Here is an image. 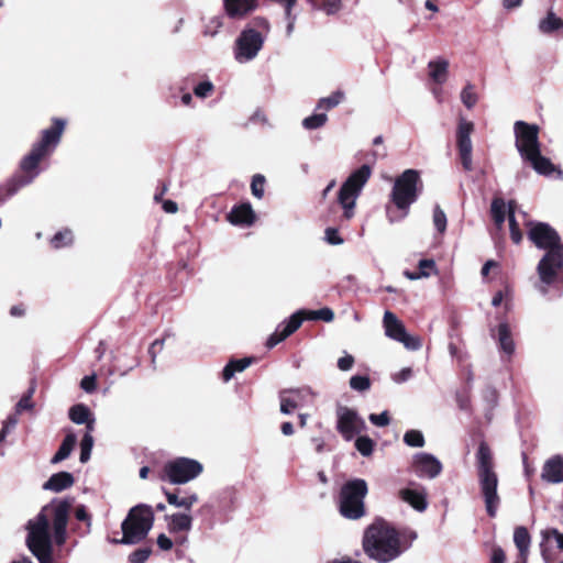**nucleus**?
<instances>
[{
    "mask_svg": "<svg viewBox=\"0 0 563 563\" xmlns=\"http://www.w3.org/2000/svg\"><path fill=\"white\" fill-rule=\"evenodd\" d=\"M476 460L478 483L485 501V508L489 517H495L500 504V497L497 492L498 476L494 471L493 456L487 443H479Z\"/></svg>",
    "mask_w": 563,
    "mask_h": 563,
    "instance_id": "39448f33",
    "label": "nucleus"
},
{
    "mask_svg": "<svg viewBox=\"0 0 563 563\" xmlns=\"http://www.w3.org/2000/svg\"><path fill=\"white\" fill-rule=\"evenodd\" d=\"M404 442L411 448H422L424 445V437L419 430H409L404 435Z\"/></svg>",
    "mask_w": 563,
    "mask_h": 563,
    "instance_id": "49530a36",
    "label": "nucleus"
},
{
    "mask_svg": "<svg viewBox=\"0 0 563 563\" xmlns=\"http://www.w3.org/2000/svg\"><path fill=\"white\" fill-rule=\"evenodd\" d=\"M18 417L16 415H11L7 418V420L3 422V427L0 431V443L7 438L9 432L15 428L18 424Z\"/></svg>",
    "mask_w": 563,
    "mask_h": 563,
    "instance_id": "4d7b16f0",
    "label": "nucleus"
},
{
    "mask_svg": "<svg viewBox=\"0 0 563 563\" xmlns=\"http://www.w3.org/2000/svg\"><path fill=\"white\" fill-rule=\"evenodd\" d=\"M354 357L350 354H345L344 356L338 360V367L340 371L346 372L350 371L354 365Z\"/></svg>",
    "mask_w": 563,
    "mask_h": 563,
    "instance_id": "e2e57ef3",
    "label": "nucleus"
},
{
    "mask_svg": "<svg viewBox=\"0 0 563 563\" xmlns=\"http://www.w3.org/2000/svg\"><path fill=\"white\" fill-rule=\"evenodd\" d=\"M433 224L439 233H443L446 229V216L439 206L433 209Z\"/></svg>",
    "mask_w": 563,
    "mask_h": 563,
    "instance_id": "3c124183",
    "label": "nucleus"
},
{
    "mask_svg": "<svg viewBox=\"0 0 563 563\" xmlns=\"http://www.w3.org/2000/svg\"><path fill=\"white\" fill-rule=\"evenodd\" d=\"M154 512L151 506L140 504L132 507L121 525L122 539L115 543L135 544L146 538L153 527Z\"/></svg>",
    "mask_w": 563,
    "mask_h": 563,
    "instance_id": "0eeeda50",
    "label": "nucleus"
},
{
    "mask_svg": "<svg viewBox=\"0 0 563 563\" xmlns=\"http://www.w3.org/2000/svg\"><path fill=\"white\" fill-rule=\"evenodd\" d=\"M35 179V175L14 174L2 184H0V203L14 196L21 188L30 185Z\"/></svg>",
    "mask_w": 563,
    "mask_h": 563,
    "instance_id": "aec40b11",
    "label": "nucleus"
},
{
    "mask_svg": "<svg viewBox=\"0 0 563 563\" xmlns=\"http://www.w3.org/2000/svg\"><path fill=\"white\" fill-rule=\"evenodd\" d=\"M374 445V441L365 435L355 440V448L363 456H369L373 453Z\"/></svg>",
    "mask_w": 563,
    "mask_h": 563,
    "instance_id": "de8ad7c7",
    "label": "nucleus"
},
{
    "mask_svg": "<svg viewBox=\"0 0 563 563\" xmlns=\"http://www.w3.org/2000/svg\"><path fill=\"white\" fill-rule=\"evenodd\" d=\"M222 18L219 15L211 16L208 19L203 25L202 34L205 36L214 37L220 29L222 27Z\"/></svg>",
    "mask_w": 563,
    "mask_h": 563,
    "instance_id": "a19ab883",
    "label": "nucleus"
},
{
    "mask_svg": "<svg viewBox=\"0 0 563 563\" xmlns=\"http://www.w3.org/2000/svg\"><path fill=\"white\" fill-rule=\"evenodd\" d=\"M542 541H549L552 538L556 540L558 548L563 550V533L556 529H545L541 532Z\"/></svg>",
    "mask_w": 563,
    "mask_h": 563,
    "instance_id": "6e6d98bb",
    "label": "nucleus"
},
{
    "mask_svg": "<svg viewBox=\"0 0 563 563\" xmlns=\"http://www.w3.org/2000/svg\"><path fill=\"white\" fill-rule=\"evenodd\" d=\"M372 175L369 165H362L354 170L346 180L342 184L339 194L338 202L343 209V218L351 220L355 214L356 200L360 197L364 186Z\"/></svg>",
    "mask_w": 563,
    "mask_h": 563,
    "instance_id": "6e6552de",
    "label": "nucleus"
},
{
    "mask_svg": "<svg viewBox=\"0 0 563 563\" xmlns=\"http://www.w3.org/2000/svg\"><path fill=\"white\" fill-rule=\"evenodd\" d=\"M399 498L409 504L417 511H424L427 509V494L423 489L404 488L399 490Z\"/></svg>",
    "mask_w": 563,
    "mask_h": 563,
    "instance_id": "a878e982",
    "label": "nucleus"
},
{
    "mask_svg": "<svg viewBox=\"0 0 563 563\" xmlns=\"http://www.w3.org/2000/svg\"><path fill=\"white\" fill-rule=\"evenodd\" d=\"M474 131V123L467 121L464 118L459 119L457 130H456V145L461 158L462 166L465 170L470 172L473 169V159H472V140L471 134Z\"/></svg>",
    "mask_w": 563,
    "mask_h": 563,
    "instance_id": "dca6fc26",
    "label": "nucleus"
},
{
    "mask_svg": "<svg viewBox=\"0 0 563 563\" xmlns=\"http://www.w3.org/2000/svg\"><path fill=\"white\" fill-rule=\"evenodd\" d=\"M301 311L303 312L302 313L303 320L305 319L323 320L325 322H331L334 319V313L330 308H322V309L313 310V311H305V310H301Z\"/></svg>",
    "mask_w": 563,
    "mask_h": 563,
    "instance_id": "ea45409f",
    "label": "nucleus"
},
{
    "mask_svg": "<svg viewBox=\"0 0 563 563\" xmlns=\"http://www.w3.org/2000/svg\"><path fill=\"white\" fill-rule=\"evenodd\" d=\"M265 177L261 174H256L252 178L251 190L252 194L261 199L264 196Z\"/></svg>",
    "mask_w": 563,
    "mask_h": 563,
    "instance_id": "603ef678",
    "label": "nucleus"
},
{
    "mask_svg": "<svg viewBox=\"0 0 563 563\" xmlns=\"http://www.w3.org/2000/svg\"><path fill=\"white\" fill-rule=\"evenodd\" d=\"M328 115L325 113H317L302 120V126L307 130H316L325 124Z\"/></svg>",
    "mask_w": 563,
    "mask_h": 563,
    "instance_id": "37998d69",
    "label": "nucleus"
},
{
    "mask_svg": "<svg viewBox=\"0 0 563 563\" xmlns=\"http://www.w3.org/2000/svg\"><path fill=\"white\" fill-rule=\"evenodd\" d=\"M312 9L334 15L342 9V0H307Z\"/></svg>",
    "mask_w": 563,
    "mask_h": 563,
    "instance_id": "72a5a7b5",
    "label": "nucleus"
},
{
    "mask_svg": "<svg viewBox=\"0 0 563 563\" xmlns=\"http://www.w3.org/2000/svg\"><path fill=\"white\" fill-rule=\"evenodd\" d=\"M274 1L284 8L285 19L287 21L286 36L290 37L295 30V23L297 20V15L292 12V9L296 5L297 0H274Z\"/></svg>",
    "mask_w": 563,
    "mask_h": 563,
    "instance_id": "f704fd0d",
    "label": "nucleus"
},
{
    "mask_svg": "<svg viewBox=\"0 0 563 563\" xmlns=\"http://www.w3.org/2000/svg\"><path fill=\"white\" fill-rule=\"evenodd\" d=\"M93 438L91 434H85L80 442V462L86 463L91 455Z\"/></svg>",
    "mask_w": 563,
    "mask_h": 563,
    "instance_id": "09e8293b",
    "label": "nucleus"
},
{
    "mask_svg": "<svg viewBox=\"0 0 563 563\" xmlns=\"http://www.w3.org/2000/svg\"><path fill=\"white\" fill-rule=\"evenodd\" d=\"M419 184L420 176L415 169H406L395 179L390 192V201L395 208L386 207V216L389 223L399 222L408 216L410 206L418 199Z\"/></svg>",
    "mask_w": 563,
    "mask_h": 563,
    "instance_id": "20e7f679",
    "label": "nucleus"
},
{
    "mask_svg": "<svg viewBox=\"0 0 563 563\" xmlns=\"http://www.w3.org/2000/svg\"><path fill=\"white\" fill-rule=\"evenodd\" d=\"M416 538L417 534L410 532V540L407 541L405 533L398 532L384 521H377L366 529L363 548L371 559L379 563H388L400 556Z\"/></svg>",
    "mask_w": 563,
    "mask_h": 563,
    "instance_id": "f03ea898",
    "label": "nucleus"
},
{
    "mask_svg": "<svg viewBox=\"0 0 563 563\" xmlns=\"http://www.w3.org/2000/svg\"><path fill=\"white\" fill-rule=\"evenodd\" d=\"M302 311H297L290 318L282 322L274 333L267 339L266 345L272 349L299 329L303 321Z\"/></svg>",
    "mask_w": 563,
    "mask_h": 563,
    "instance_id": "6ab92c4d",
    "label": "nucleus"
},
{
    "mask_svg": "<svg viewBox=\"0 0 563 563\" xmlns=\"http://www.w3.org/2000/svg\"><path fill=\"white\" fill-rule=\"evenodd\" d=\"M65 125V120L55 118L53 125L42 132L41 140L33 145L31 152L20 163L21 175L34 174L35 177L38 175L37 166L40 162L58 145Z\"/></svg>",
    "mask_w": 563,
    "mask_h": 563,
    "instance_id": "423d86ee",
    "label": "nucleus"
},
{
    "mask_svg": "<svg viewBox=\"0 0 563 563\" xmlns=\"http://www.w3.org/2000/svg\"><path fill=\"white\" fill-rule=\"evenodd\" d=\"M169 533H188L192 528V517L189 512H175L165 516Z\"/></svg>",
    "mask_w": 563,
    "mask_h": 563,
    "instance_id": "5701e85b",
    "label": "nucleus"
},
{
    "mask_svg": "<svg viewBox=\"0 0 563 563\" xmlns=\"http://www.w3.org/2000/svg\"><path fill=\"white\" fill-rule=\"evenodd\" d=\"M223 8L230 19L240 20L257 8V0H223Z\"/></svg>",
    "mask_w": 563,
    "mask_h": 563,
    "instance_id": "412c9836",
    "label": "nucleus"
},
{
    "mask_svg": "<svg viewBox=\"0 0 563 563\" xmlns=\"http://www.w3.org/2000/svg\"><path fill=\"white\" fill-rule=\"evenodd\" d=\"M490 211L496 227L500 229L505 222L507 212L504 200L498 198L494 199L492 202Z\"/></svg>",
    "mask_w": 563,
    "mask_h": 563,
    "instance_id": "58836bf2",
    "label": "nucleus"
},
{
    "mask_svg": "<svg viewBox=\"0 0 563 563\" xmlns=\"http://www.w3.org/2000/svg\"><path fill=\"white\" fill-rule=\"evenodd\" d=\"M538 31L543 35L563 34V19L551 9L540 19Z\"/></svg>",
    "mask_w": 563,
    "mask_h": 563,
    "instance_id": "393cba45",
    "label": "nucleus"
},
{
    "mask_svg": "<svg viewBox=\"0 0 563 563\" xmlns=\"http://www.w3.org/2000/svg\"><path fill=\"white\" fill-rule=\"evenodd\" d=\"M343 99H344V93L341 91H335L329 97L321 98L317 104V109L330 110V109L336 107L338 104H340Z\"/></svg>",
    "mask_w": 563,
    "mask_h": 563,
    "instance_id": "79ce46f5",
    "label": "nucleus"
},
{
    "mask_svg": "<svg viewBox=\"0 0 563 563\" xmlns=\"http://www.w3.org/2000/svg\"><path fill=\"white\" fill-rule=\"evenodd\" d=\"M251 363L252 358L250 357L230 361L222 371L223 380L229 382L235 373L243 372L251 365Z\"/></svg>",
    "mask_w": 563,
    "mask_h": 563,
    "instance_id": "473e14b6",
    "label": "nucleus"
},
{
    "mask_svg": "<svg viewBox=\"0 0 563 563\" xmlns=\"http://www.w3.org/2000/svg\"><path fill=\"white\" fill-rule=\"evenodd\" d=\"M76 442H77V437H76V434H75V433H71V432H70V433H68V434L65 437V439L63 440V442H62V444H60V446H59L58 451H57V452L55 453V455L52 457V461H51V462H52L53 464H57V463H59V462H62V461L66 460V459L70 455V453H71V451H73V449H74V446H75Z\"/></svg>",
    "mask_w": 563,
    "mask_h": 563,
    "instance_id": "2f4dec72",
    "label": "nucleus"
},
{
    "mask_svg": "<svg viewBox=\"0 0 563 563\" xmlns=\"http://www.w3.org/2000/svg\"><path fill=\"white\" fill-rule=\"evenodd\" d=\"M515 145L523 162L528 163L538 174L549 176L556 168L550 158L541 154L539 126L525 121L514 124Z\"/></svg>",
    "mask_w": 563,
    "mask_h": 563,
    "instance_id": "7ed1b4c3",
    "label": "nucleus"
},
{
    "mask_svg": "<svg viewBox=\"0 0 563 563\" xmlns=\"http://www.w3.org/2000/svg\"><path fill=\"white\" fill-rule=\"evenodd\" d=\"M412 376V369L410 367H404L401 371L393 374L391 378L395 383L401 384L407 382Z\"/></svg>",
    "mask_w": 563,
    "mask_h": 563,
    "instance_id": "680f3d73",
    "label": "nucleus"
},
{
    "mask_svg": "<svg viewBox=\"0 0 563 563\" xmlns=\"http://www.w3.org/2000/svg\"><path fill=\"white\" fill-rule=\"evenodd\" d=\"M80 387L86 393H92L96 389V375L85 376L80 382Z\"/></svg>",
    "mask_w": 563,
    "mask_h": 563,
    "instance_id": "0e129e2a",
    "label": "nucleus"
},
{
    "mask_svg": "<svg viewBox=\"0 0 563 563\" xmlns=\"http://www.w3.org/2000/svg\"><path fill=\"white\" fill-rule=\"evenodd\" d=\"M537 273L539 282L536 288L542 295L548 294L551 285L563 282V246L548 251L538 263Z\"/></svg>",
    "mask_w": 563,
    "mask_h": 563,
    "instance_id": "9d476101",
    "label": "nucleus"
},
{
    "mask_svg": "<svg viewBox=\"0 0 563 563\" xmlns=\"http://www.w3.org/2000/svg\"><path fill=\"white\" fill-rule=\"evenodd\" d=\"M367 483L362 478L346 482L340 492V512L352 520L365 515L364 499L367 495Z\"/></svg>",
    "mask_w": 563,
    "mask_h": 563,
    "instance_id": "1a4fd4ad",
    "label": "nucleus"
},
{
    "mask_svg": "<svg viewBox=\"0 0 563 563\" xmlns=\"http://www.w3.org/2000/svg\"><path fill=\"white\" fill-rule=\"evenodd\" d=\"M541 478L551 484L563 482V459L560 455L547 460L542 467Z\"/></svg>",
    "mask_w": 563,
    "mask_h": 563,
    "instance_id": "4be33fe9",
    "label": "nucleus"
},
{
    "mask_svg": "<svg viewBox=\"0 0 563 563\" xmlns=\"http://www.w3.org/2000/svg\"><path fill=\"white\" fill-rule=\"evenodd\" d=\"M253 24H254L253 27L256 29V31L264 33L265 37L267 36V34L269 33V30H271V25L266 19L256 18V19H254Z\"/></svg>",
    "mask_w": 563,
    "mask_h": 563,
    "instance_id": "69168bd1",
    "label": "nucleus"
},
{
    "mask_svg": "<svg viewBox=\"0 0 563 563\" xmlns=\"http://www.w3.org/2000/svg\"><path fill=\"white\" fill-rule=\"evenodd\" d=\"M528 236L537 247L547 250V252L563 246L558 232L543 222L532 224L529 229Z\"/></svg>",
    "mask_w": 563,
    "mask_h": 563,
    "instance_id": "f3484780",
    "label": "nucleus"
},
{
    "mask_svg": "<svg viewBox=\"0 0 563 563\" xmlns=\"http://www.w3.org/2000/svg\"><path fill=\"white\" fill-rule=\"evenodd\" d=\"M365 421L355 410L343 406L336 409V430L344 440L351 441L356 434L365 431Z\"/></svg>",
    "mask_w": 563,
    "mask_h": 563,
    "instance_id": "2eb2a0df",
    "label": "nucleus"
},
{
    "mask_svg": "<svg viewBox=\"0 0 563 563\" xmlns=\"http://www.w3.org/2000/svg\"><path fill=\"white\" fill-rule=\"evenodd\" d=\"M228 220L234 225H251L255 220V214L250 203H243L231 210Z\"/></svg>",
    "mask_w": 563,
    "mask_h": 563,
    "instance_id": "bb28decb",
    "label": "nucleus"
},
{
    "mask_svg": "<svg viewBox=\"0 0 563 563\" xmlns=\"http://www.w3.org/2000/svg\"><path fill=\"white\" fill-rule=\"evenodd\" d=\"M324 240L331 245H341L343 239L340 236L339 231L334 228H328L324 232Z\"/></svg>",
    "mask_w": 563,
    "mask_h": 563,
    "instance_id": "052dcab7",
    "label": "nucleus"
},
{
    "mask_svg": "<svg viewBox=\"0 0 563 563\" xmlns=\"http://www.w3.org/2000/svg\"><path fill=\"white\" fill-rule=\"evenodd\" d=\"M317 394L309 387L283 389L279 393L280 412L290 415L297 408L313 404Z\"/></svg>",
    "mask_w": 563,
    "mask_h": 563,
    "instance_id": "4468645a",
    "label": "nucleus"
},
{
    "mask_svg": "<svg viewBox=\"0 0 563 563\" xmlns=\"http://www.w3.org/2000/svg\"><path fill=\"white\" fill-rule=\"evenodd\" d=\"M514 542L519 551V559L526 563L531 544L530 534L525 527H517L514 532Z\"/></svg>",
    "mask_w": 563,
    "mask_h": 563,
    "instance_id": "c756f323",
    "label": "nucleus"
},
{
    "mask_svg": "<svg viewBox=\"0 0 563 563\" xmlns=\"http://www.w3.org/2000/svg\"><path fill=\"white\" fill-rule=\"evenodd\" d=\"M449 60L443 57L430 60L428 63L430 79L438 85L444 84L449 76Z\"/></svg>",
    "mask_w": 563,
    "mask_h": 563,
    "instance_id": "c85d7f7f",
    "label": "nucleus"
},
{
    "mask_svg": "<svg viewBox=\"0 0 563 563\" xmlns=\"http://www.w3.org/2000/svg\"><path fill=\"white\" fill-rule=\"evenodd\" d=\"M69 419L76 424H84L92 416L89 408L84 404H77L69 409Z\"/></svg>",
    "mask_w": 563,
    "mask_h": 563,
    "instance_id": "c9c22d12",
    "label": "nucleus"
},
{
    "mask_svg": "<svg viewBox=\"0 0 563 563\" xmlns=\"http://www.w3.org/2000/svg\"><path fill=\"white\" fill-rule=\"evenodd\" d=\"M167 503L176 508L190 511L192 506L198 501V495L190 493L185 496H178L176 493L165 492Z\"/></svg>",
    "mask_w": 563,
    "mask_h": 563,
    "instance_id": "7c9ffc66",
    "label": "nucleus"
},
{
    "mask_svg": "<svg viewBox=\"0 0 563 563\" xmlns=\"http://www.w3.org/2000/svg\"><path fill=\"white\" fill-rule=\"evenodd\" d=\"M74 476L68 472H58L53 474L43 485L45 490L54 493L63 492L74 485Z\"/></svg>",
    "mask_w": 563,
    "mask_h": 563,
    "instance_id": "cd10ccee",
    "label": "nucleus"
},
{
    "mask_svg": "<svg viewBox=\"0 0 563 563\" xmlns=\"http://www.w3.org/2000/svg\"><path fill=\"white\" fill-rule=\"evenodd\" d=\"M265 34L254 27H245L234 42L233 55L239 64L250 63L255 59L264 46Z\"/></svg>",
    "mask_w": 563,
    "mask_h": 563,
    "instance_id": "f8f14e48",
    "label": "nucleus"
},
{
    "mask_svg": "<svg viewBox=\"0 0 563 563\" xmlns=\"http://www.w3.org/2000/svg\"><path fill=\"white\" fill-rule=\"evenodd\" d=\"M511 299H512L511 289L508 286H506L503 290H499L494 295V297L492 299V305L494 307H498L504 302L505 308L509 309L510 305H511Z\"/></svg>",
    "mask_w": 563,
    "mask_h": 563,
    "instance_id": "a18cd8bd",
    "label": "nucleus"
},
{
    "mask_svg": "<svg viewBox=\"0 0 563 563\" xmlns=\"http://www.w3.org/2000/svg\"><path fill=\"white\" fill-rule=\"evenodd\" d=\"M73 499H53L26 523V545L40 563H51L53 545L62 547L68 538L67 526Z\"/></svg>",
    "mask_w": 563,
    "mask_h": 563,
    "instance_id": "f257e3e1",
    "label": "nucleus"
},
{
    "mask_svg": "<svg viewBox=\"0 0 563 563\" xmlns=\"http://www.w3.org/2000/svg\"><path fill=\"white\" fill-rule=\"evenodd\" d=\"M411 465L412 471L418 477H427L429 479L438 477L443 470L440 460L427 452L416 453L412 456Z\"/></svg>",
    "mask_w": 563,
    "mask_h": 563,
    "instance_id": "a211bd4d",
    "label": "nucleus"
},
{
    "mask_svg": "<svg viewBox=\"0 0 563 563\" xmlns=\"http://www.w3.org/2000/svg\"><path fill=\"white\" fill-rule=\"evenodd\" d=\"M34 393V388H30L27 394L24 395L16 404L15 410L18 413H20L22 410L32 409L33 402L31 400L32 395Z\"/></svg>",
    "mask_w": 563,
    "mask_h": 563,
    "instance_id": "13d9d810",
    "label": "nucleus"
},
{
    "mask_svg": "<svg viewBox=\"0 0 563 563\" xmlns=\"http://www.w3.org/2000/svg\"><path fill=\"white\" fill-rule=\"evenodd\" d=\"M73 242V233L70 230H63L57 232L51 240L54 249L65 247Z\"/></svg>",
    "mask_w": 563,
    "mask_h": 563,
    "instance_id": "c03bdc74",
    "label": "nucleus"
},
{
    "mask_svg": "<svg viewBox=\"0 0 563 563\" xmlns=\"http://www.w3.org/2000/svg\"><path fill=\"white\" fill-rule=\"evenodd\" d=\"M385 334L391 340L402 343L410 351H417L422 346L418 336L410 335L402 322L391 311H385L383 318Z\"/></svg>",
    "mask_w": 563,
    "mask_h": 563,
    "instance_id": "ddd939ff",
    "label": "nucleus"
},
{
    "mask_svg": "<svg viewBox=\"0 0 563 563\" xmlns=\"http://www.w3.org/2000/svg\"><path fill=\"white\" fill-rule=\"evenodd\" d=\"M350 387L356 391H366L371 388V380L367 376L354 375L350 378Z\"/></svg>",
    "mask_w": 563,
    "mask_h": 563,
    "instance_id": "8fccbe9b",
    "label": "nucleus"
},
{
    "mask_svg": "<svg viewBox=\"0 0 563 563\" xmlns=\"http://www.w3.org/2000/svg\"><path fill=\"white\" fill-rule=\"evenodd\" d=\"M461 101L468 110L473 109L477 101L478 95L475 91V86L472 82H466L460 95Z\"/></svg>",
    "mask_w": 563,
    "mask_h": 563,
    "instance_id": "4c0bfd02",
    "label": "nucleus"
},
{
    "mask_svg": "<svg viewBox=\"0 0 563 563\" xmlns=\"http://www.w3.org/2000/svg\"><path fill=\"white\" fill-rule=\"evenodd\" d=\"M369 421L376 427H386L389 424L390 419L387 411L382 413H371L368 417Z\"/></svg>",
    "mask_w": 563,
    "mask_h": 563,
    "instance_id": "bf43d9fd",
    "label": "nucleus"
},
{
    "mask_svg": "<svg viewBox=\"0 0 563 563\" xmlns=\"http://www.w3.org/2000/svg\"><path fill=\"white\" fill-rule=\"evenodd\" d=\"M213 90H214L213 84L210 80H205V81L199 82L194 88V93L198 98H207L208 96H210L212 93Z\"/></svg>",
    "mask_w": 563,
    "mask_h": 563,
    "instance_id": "864d4df0",
    "label": "nucleus"
},
{
    "mask_svg": "<svg viewBox=\"0 0 563 563\" xmlns=\"http://www.w3.org/2000/svg\"><path fill=\"white\" fill-rule=\"evenodd\" d=\"M157 545L159 547V549H162L164 551H168L173 548V541L166 534L161 533L157 537Z\"/></svg>",
    "mask_w": 563,
    "mask_h": 563,
    "instance_id": "338daca9",
    "label": "nucleus"
},
{
    "mask_svg": "<svg viewBox=\"0 0 563 563\" xmlns=\"http://www.w3.org/2000/svg\"><path fill=\"white\" fill-rule=\"evenodd\" d=\"M151 549H137L129 555L130 563H145L151 555Z\"/></svg>",
    "mask_w": 563,
    "mask_h": 563,
    "instance_id": "5fc2aeb1",
    "label": "nucleus"
},
{
    "mask_svg": "<svg viewBox=\"0 0 563 563\" xmlns=\"http://www.w3.org/2000/svg\"><path fill=\"white\" fill-rule=\"evenodd\" d=\"M508 220L510 228V238L514 241V243L519 244L522 240V234L516 221V203L514 201H510L508 203Z\"/></svg>",
    "mask_w": 563,
    "mask_h": 563,
    "instance_id": "e433bc0d",
    "label": "nucleus"
},
{
    "mask_svg": "<svg viewBox=\"0 0 563 563\" xmlns=\"http://www.w3.org/2000/svg\"><path fill=\"white\" fill-rule=\"evenodd\" d=\"M506 555L500 547H494L492 551V563H505Z\"/></svg>",
    "mask_w": 563,
    "mask_h": 563,
    "instance_id": "774afa93",
    "label": "nucleus"
},
{
    "mask_svg": "<svg viewBox=\"0 0 563 563\" xmlns=\"http://www.w3.org/2000/svg\"><path fill=\"white\" fill-rule=\"evenodd\" d=\"M203 471L202 464L189 457H176L168 461L163 468V479L174 485L186 484L197 478Z\"/></svg>",
    "mask_w": 563,
    "mask_h": 563,
    "instance_id": "9b49d317",
    "label": "nucleus"
},
{
    "mask_svg": "<svg viewBox=\"0 0 563 563\" xmlns=\"http://www.w3.org/2000/svg\"><path fill=\"white\" fill-rule=\"evenodd\" d=\"M496 331L497 332L494 334V338L498 342L499 350L508 357H511L515 353L516 345L509 324L507 322H501L498 324Z\"/></svg>",
    "mask_w": 563,
    "mask_h": 563,
    "instance_id": "b1692460",
    "label": "nucleus"
}]
</instances>
